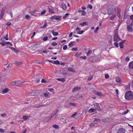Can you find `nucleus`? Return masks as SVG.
Instances as JSON below:
<instances>
[{
  "instance_id": "nucleus-1",
  "label": "nucleus",
  "mask_w": 133,
  "mask_h": 133,
  "mask_svg": "<svg viewBox=\"0 0 133 133\" xmlns=\"http://www.w3.org/2000/svg\"><path fill=\"white\" fill-rule=\"evenodd\" d=\"M125 97L127 99L131 100L133 99V94L131 91H128L126 93Z\"/></svg>"
},
{
  "instance_id": "nucleus-2",
  "label": "nucleus",
  "mask_w": 133,
  "mask_h": 133,
  "mask_svg": "<svg viewBox=\"0 0 133 133\" xmlns=\"http://www.w3.org/2000/svg\"><path fill=\"white\" fill-rule=\"evenodd\" d=\"M120 38L119 37L117 32H115L114 34V41L118 42L120 40Z\"/></svg>"
},
{
  "instance_id": "nucleus-3",
  "label": "nucleus",
  "mask_w": 133,
  "mask_h": 133,
  "mask_svg": "<svg viewBox=\"0 0 133 133\" xmlns=\"http://www.w3.org/2000/svg\"><path fill=\"white\" fill-rule=\"evenodd\" d=\"M61 18V16H52L50 18V19L52 20H54V19L57 20H59Z\"/></svg>"
},
{
  "instance_id": "nucleus-4",
  "label": "nucleus",
  "mask_w": 133,
  "mask_h": 133,
  "mask_svg": "<svg viewBox=\"0 0 133 133\" xmlns=\"http://www.w3.org/2000/svg\"><path fill=\"white\" fill-rule=\"evenodd\" d=\"M127 30L130 32H132L133 31V29L132 28V24H129L127 26Z\"/></svg>"
},
{
  "instance_id": "nucleus-5",
  "label": "nucleus",
  "mask_w": 133,
  "mask_h": 133,
  "mask_svg": "<svg viewBox=\"0 0 133 133\" xmlns=\"http://www.w3.org/2000/svg\"><path fill=\"white\" fill-rule=\"evenodd\" d=\"M114 13V10L112 7L108 8V14L109 15H111Z\"/></svg>"
},
{
  "instance_id": "nucleus-6",
  "label": "nucleus",
  "mask_w": 133,
  "mask_h": 133,
  "mask_svg": "<svg viewBox=\"0 0 133 133\" xmlns=\"http://www.w3.org/2000/svg\"><path fill=\"white\" fill-rule=\"evenodd\" d=\"M25 82V81L23 82H21L19 81H16V86H18L22 84Z\"/></svg>"
},
{
  "instance_id": "nucleus-7",
  "label": "nucleus",
  "mask_w": 133,
  "mask_h": 133,
  "mask_svg": "<svg viewBox=\"0 0 133 133\" xmlns=\"http://www.w3.org/2000/svg\"><path fill=\"white\" fill-rule=\"evenodd\" d=\"M1 42H0V44L1 45H2L3 46H4L6 44V42L5 41L4 39L1 38Z\"/></svg>"
},
{
  "instance_id": "nucleus-8",
  "label": "nucleus",
  "mask_w": 133,
  "mask_h": 133,
  "mask_svg": "<svg viewBox=\"0 0 133 133\" xmlns=\"http://www.w3.org/2000/svg\"><path fill=\"white\" fill-rule=\"evenodd\" d=\"M125 130L123 128L119 129L117 131V133H125Z\"/></svg>"
},
{
  "instance_id": "nucleus-9",
  "label": "nucleus",
  "mask_w": 133,
  "mask_h": 133,
  "mask_svg": "<svg viewBox=\"0 0 133 133\" xmlns=\"http://www.w3.org/2000/svg\"><path fill=\"white\" fill-rule=\"evenodd\" d=\"M117 15L118 16V17L119 18H120L121 17V15L120 14L121 12V9L119 8H117Z\"/></svg>"
},
{
  "instance_id": "nucleus-10",
  "label": "nucleus",
  "mask_w": 133,
  "mask_h": 133,
  "mask_svg": "<svg viewBox=\"0 0 133 133\" xmlns=\"http://www.w3.org/2000/svg\"><path fill=\"white\" fill-rule=\"evenodd\" d=\"M125 42V40H124L119 43V46L121 48H123V44Z\"/></svg>"
},
{
  "instance_id": "nucleus-11",
  "label": "nucleus",
  "mask_w": 133,
  "mask_h": 133,
  "mask_svg": "<svg viewBox=\"0 0 133 133\" xmlns=\"http://www.w3.org/2000/svg\"><path fill=\"white\" fill-rule=\"evenodd\" d=\"M80 89V87H76L74 88L72 91L73 92H75L79 90Z\"/></svg>"
},
{
  "instance_id": "nucleus-12",
  "label": "nucleus",
  "mask_w": 133,
  "mask_h": 133,
  "mask_svg": "<svg viewBox=\"0 0 133 133\" xmlns=\"http://www.w3.org/2000/svg\"><path fill=\"white\" fill-rule=\"evenodd\" d=\"M96 106V109H97L98 111H101V109L100 108L99 105L97 103H96L95 104H94Z\"/></svg>"
},
{
  "instance_id": "nucleus-13",
  "label": "nucleus",
  "mask_w": 133,
  "mask_h": 133,
  "mask_svg": "<svg viewBox=\"0 0 133 133\" xmlns=\"http://www.w3.org/2000/svg\"><path fill=\"white\" fill-rule=\"evenodd\" d=\"M82 94L78 93L74 97L75 98H79L82 97Z\"/></svg>"
},
{
  "instance_id": "nucleus-14",
  "label": "nucleus",
  "mask_w": 133,
  "mask_h": 133,
  "mask_svg": "<svg viewBox=\"0 0 133 133\" xmlns=\"http://www.w3.org/2000/svg\"><path fill=\"white\" fill-rule=\"evenodd\" d=\"M88 23L87 22L81 23L79 24V25L82 26H84L88 25Z\"/></svg>"
},
{
  "instance_id": "nucleus-15",
  "label": "nucleus",
  "mask_w": 133,
  "mask_h": 133,
  "mask_svg": "<svg viewBox=\"0 0 133 133\" xmlns=\"http://www.w3.org/2000/svg\"><path fill=\"white\" fill-rule=\"evenodd\" d=\"M78 12L80 13H81V15L82 16H84L86 14V12L84 10H79Z\"/></svg>"
},
{
  "instance_id": "nucleus-16",
  "label": "nucleus",
  "mask_w": 133,
  "mask_h": 133,
  "mask_svg": "<svg viewBox=\"0 0 133 133\" xmlns=\"http://www.w3.org/2000/svg\"><path fill=\"white\" fill-rule=\"evenodd\" d=\"M68 104L69 105L73 107H76L77 105V104L76 103H69Z\"/></svg>"
},
{
  "instance_id": "nucleus-17",
  "label": "nucleus",
  "mask_w": 133,
  "mask_h": 133,
  "mask_svg": "<svg viewBox=\"0 0 133 133\" xmlns=\"http://www.w3.org/2000/svg\"><path fill=\"white\" fill-rule=\"evenodd\" d=\"M57 80L59 81H61L62 82H64L65 81V79L64 78H57Z\"/></svg>"
},
{
  "instance_id": "nucleus-18",
  "label": "nucleus",
  "mask_w": 133,
  "mask_h": 133,
  "mask_svg": "<svg viewBox=\"0 0 133 133\" xmlns=\"http://www.w3.org/2000/svg\"><path fill=\"white\" fill-rule=\"evenodd\" d=\"M116 15L115 14H114L110 18V19L111 21L114 20V18L115 17Z\"/></svg>"
},
{
  "instance_id": "nucleus-19",
  "label": "nucleus",
  "mask_w": 133,
  "mask_h": 133,
  "mask_svg": "<svg viewBox=\"0 0 133 133\" xmlns=\"http://www.w3.org/2000/svg\"><path fill=\"white\" fill-rule=\"evenodd\" d=\"M61 6L63 10H66V5L64 4H61Z\"/></svg>"
},
{
  "instance_id": "nucleus-20",
  "label": "nucleus",
  "mask_w": 133,
  "mask_h": 133,
  "mask_svg": "<svg viewBox=\"0 0 133 133\" xmlns=\"http://www.w3.org/2000/svg\"><path fill=\"white\" fill-rule=\"evenodd\" d=\"M9 90L8 88H5L3 90L2 92L3 93H5L9 91Z\"/></svg>"
},
{
  "instance_id": "nucleus-21",
  "label": "nucleus",
  "mask_w": 133,
  "mask_h": 133,
  "mask_svg": "<svg viewBox=\"0 0 133 133\" xmlns=\"http://www.w3.org/2000/svg\"><path fill=\"white\" fill-rule=\"evenodd\" d=\"M116 81L118 83H120L121 81V79L119 77H117L116 78Z\"/></svg>"
},
{
  "instance_id": "nucleus-22",
  "label": "nucleus",
  "mask_w": 133,
  "mask_h": 133,
  "mask_svg": "<svg viewBox=\"0 0 133 133\" xmlns=\"http://www.w3.org/2000/svg\"><path fill=\"white\" fill-rule=\"evenodd\" d=\"M93 52L91 50H89L88 51L87 54V55L88 56H89L91 54H93Z\"/></svg>"
},
{
  "instance_id": "nucleus-23",
  "label": "nucleus",
  "mask_w": 133,
  "mask_h": 133,
  "mask_svg": "<svg viewBox=\"0 0 133 133\" xmlns=\"http://www.w3.org/2000/svg\"><path fill=\"white\" fill-rule=\"evenodd\" d=\"M51 32L52 34L54 36H56L58 35V32H55L54 31V30H52L51 31Z\"/></svg>"
},
{
  "instance_id": "nucleus-24",
  "label": "nucleus",
  "mask_w": 133,
  "mask_h": 133,
  "mask_svg": "<svg viewBox=\"0 0 133 133\" xmlns=\"http://www.w3.org/2000/svg\"><path fill=\"white\" fill-rule=\"evenodd\" d=\"M129 66L130 68H133V62H130L129 63Z\"/></svg>"
},
{
  "instance_id": "nucleus-25",
  "label": "nucleus",
  "mask_w": 133,
  "mask_h": 133,
  "mask_svg": "<svg viewBox=\"0 0 133 133\" xmlns=\"http://www.w3.org/2000/svg\"><path fill=\"white\" fill-rule=\"evenodd\" d=\"M96 95L99 96H103V95L102 94V92H100L98 91Z\"/></svg>"
},
{
  "instance_id": "nucleus-26",
  "label": "nucleus",
  "mask_w": 133,
  "mask_h": 133,
  "mask_svg": "<svg viewBox=\"0 0 133 133\" xmlns=\"http://www.w3.org/2000/svg\"><path fill=\"white\" fill-rule=\"evenodd\" d=\"M67 69L69 71L73 72H75L73 69L71 68H68Z\"/></svg>"
},
{
  "instance_id": "nucleus-27",
  "label": "nucleus",
  "mask_w": 133,
  "mask_h": 133,
  "mask_svg": "<svg viewBox=\"0 0 133 133\" xmlns=\"http://www.w3.org/2000/svg\"><path fill=\"white\" fill-rule=\"evenodd\" d=\"M15 64L17 66H19L21 65L22 63L21 62H15Z\"/></svg>"
},
{
  "instance_id": "nucleus-28",
  "label": "nucleus",
  "mask_w": 133,
  "mask_h": 133,
  "mask_svg": "<svg viewBox=\"0 0 133 133\" xmlns=\"http://www.w3.org/2000/svg\"><path fill=\"white\" fill-rule=\"evenodd\" d=\"M96 111V109H93V108H91L89 109V112H95Z\"/></svg>"
},
{
  "instance_id": "nucleus-29",
  "label": "nucleus",
  "mask_w": 133,
  "mask_h": 133,
  "mask_svg": "<svg viewBox=\"0 0 133 133\" xmlns=\"http://www.w3.org/2000/svg\"><path fill=\"white\" fill-rule=\"evenodd\" d=\"M4 15V12L2 11H1V13L0 15V19H2Z\"/></svg>"
},
{
  "instance_id": "nucleus-30",
  "label": "nucleus",
  "mask_w": 133,
  "mask_h": 133,
  "mask_svg": "<svg viewBox=\"0 0 133 133\" xmlns=\"http://www.w3.org/2000/svg\"><path fill=\"white\" fill-rule=\"evenodd\" d=\"M37 44H36L34 46H31V47H30L31 49L33 50H35L37 48V47H36V45H37Z\"/></svg>"
},
{
  "instance_id": "nucleus-31",
  "label": "nucleus",
  "mask_w": 133,
  "mask_h": 133,
  "mask_svg": "<svg viewBox=\"0 0 133 133\" xmlns=\"http://www.w3.org/2000/svg\"><path fill=\"white\" fill-rule=\"evenodd\" d=\"M36 91L35 90H34L30 94V96H34L35 95V94L36 93Z\"/></svg>"
},
{
  "instance_id": "nucleus-32",
  "label": "nucleus",
  "mask_w": 133,
  "mask_h": 133,
  "mask_svg": "<svg viewBox=\"0 0 133 133\" xmlns=\"http://www.w3.org/2000/svg\"><path fill=\"white\" fill-rule=\"evenodd\" d=\"M52 63L55 64H60L58 60L55 61L54 62Z\"/></svg>"
},
{
  "instance_id": "nucleus-33",
  "label": "nucleus",
  "mask_w": 133,
  "mask_h": 133,
  "mask_svg": "<svg viewBox=\"0 0 133 133\" xmlns=\"http://www.w3.org/2000/svg\"><path fill=\"white\" fill-rule=\"evenodd\" d=\"M52 127L56 129H58L59 128L58 126L56 124H54L52 125Z\"/></svg>"
},
{
  "instance_id": "nucleus-34",
  "label": "nucleus",
  "mask_w": 133,
  "mask_h": 133,
  "mask_svg": "<svg viewBox=\"0 0 133 133\" xmlns=\"http://www.w3.org/2000/svg\"><path fill=\"white\" fill-rule=\"evenodd\" d=\"M10 48L14 51L15 52H17V50L15 49L13 47H10Z\"/></svg>"
},
{
  "instance_id": "nucleus-35",
  "label": "nucleus",
  "mask_w": 133,
  "mask_h": 133,
  "mask_svg": "<svg viewBox=\"0 0 133 133\" xmlns=\"http://www.w3.org/2000/svg\"><path fill=\"white\" fill-rule=\"evenodd\" d=\"M49 12L51 14L54 13V12L53 10L52 9H49Z\"/></svg>"
},
{
  "instance_id": "nucleus-36",
  "label": "nucleus",
  "mask_w": 133,
  "mask_h": 133,
  "mask_svg": "<svg viewBox=\"0 0 133 133\" xmlns=\"http://www.w3.org/2000/svg\"><path fill=\"white\" fill-rule=\"evenodd\" d=\"M10 84L12 85L16 86V81H14L11 82Z\"/></svg>"
},
{
  "instance_id": "nucleus-37",
  "label": "nucleus",
  "mask_w": 133,
  "mask_h": 133,
  "mask_svg": "<svg viewBox=\"0 0 133 133\" xmlns=\"http://www.w3.org/2000/svg\"><path fill=\"white\" fill-rule=\"evenodd\" d=\"M94 122H98L100 121V120L97 118H94Z\"/></svg>"
},
{
  "instance_id": "nucleus-38",
  "label": "nucleus",
  "mask_w": 133,
  "mask_h": 133,
  "mask_svg": "<svg viewBox=\"0 0 133 133\" xmlns=\"http://www.w3.org/2000/svg\"><path fill=\"white\" fill-rule=\"evenodd\" d=\"M57 44L56 43L53 42L51 43V45L53 46H55L57 45Z\"/></svg>"
},
{
  "instance_id": "nucleus-39",
  "label": "nucleus",
  "mask_w": 133,
  "mask_h": 133,
  "mask_svg": "<svg viewBox=\"0 0 133 133\" xmlns=\"http://www.w3.org/2000/svg\"><path fill=\"white\" fill-rule=\"evenodd\" d=\"M36 11L34 10L33 11L31 12L30 14V15H33L35 14Z\"/></svg>"
},
{
  "instance_id": "nucleus-40",
  "label": "nucleus",
  "mask_w": 133,
  "mask_h": 133,
  "mask_svg": "<svg viewBox=\"0 0 133 133\" xmlns=\"http://www.w3.org/2000/svg\"><path fill=\"white\" fill-rule=\"evenodd\" d=\"M23 118L25 121L26 120L28 119V117L26 116H23Z\"/></svg>"
},
{
  "instance_id": "nucleus-41",
  "label": "nucleus",
  "mask_w": 133,
  "mask_h": 133,
  "mask_svg": "<svg viewBox=\"0 0 133 133\" xmlns=\"http://www.w3.org/2000/svg\"><path fill=\"white\" fill-rule=\"evenodd\" d=\"M25 18L27 19H29L30 18V16L29 15H26L25 16Z\"/></svg>"
},
{
  "instance_id": "nucleus-42",
  "label": "nucleus",
  "mask_w": 133,
  "mask_h": 133,
  "mask_svg": "<svg viewBox=\"0 0 133 133\" xmlns=\"http://www.w3.org/2000/svg\"><path fill=\"white\" fill-rule=\"evenodd\" d=\"M105 79H108L109 77V76L108 74H106L105 75Z\"/></svg>"
},
{
  "instance_id": "nucleus-43",
  "label": "nucleus",
  "mask_w": 133,
  "mask_h": 133,
  "mask_svg": "<svg viewBox=\"0 0 133 133\" xmlns=\"http://www.w3.org/2000/svg\"><path fill=\"white\" fill-rule=\"evenodd\" d=\"M74 44H73V42H70V43L68 45V46H69L70 47L72 46Z\"/></svg>"
},
{
  "instance_id": "nucleus-44",
  "label": "nucleus",
  "mask_w": 133,
  "mask_h": 133,
  "mask_svg": "<svg viewBox=\"0 0 133 133\" xmlns=\"http://www.w3.org/2000/svg\"><path fill=\"white\" fill-rule=\"evenodd\" d=\"M69 15V13H66V14H65V16H64L63 17V19H65V18H66V17L68 16Z\"/></svg>"
},
{
  "instance_id": "nucleus-45",
  "label": "nucleus",
  "mask_w": 133,
  "mask_h": 133,
  "mask_svg": "<svg viewBox=\"0 0 133 133\" xmlns=\"http://www.w3.org/2000/svg\"><path fill=\"white\" fill-rule=\"evenodd\" d=\"M90 125L91 127H94L95 126L94 123H90Z\"/></svg>"
},
{
  "instance_id": "nucleus-46",
  "label": "nucleus",
  "mask_w": 133,
  "mask_h": 133,
  "mask_svg": "<svg viewBox=\"0 0 133 133\" xmlns=\"http://www.w3.org/2000/svg\"><path fill=\"white\" fill-rule=\"evenodd\" d=\"M48 90L50 92H52L53 93H54V89L52 88H50L48 89Z\"/></svg>"
},
{
  "instance_id": "nucleus-47",
  "label": "nucleus",
  "mask_w": 133,
  "mask_h": 133,
  "mask_svg": "<svg viewBox=\"0 0 133 133\" xmlns=\"http://www.w3.org/2000/svg\"><path fill=\"white\" fill-rule=\"evenodd\" d=\"M77 50V48H72L71 50L73 51H76Z\"/></svg>"
},
{
  "instance_id": "nucleus-48",
  "label": "nucleus",
  "mask_w": 133,
  "mask_h": 133,
  "mask_svg": "<svg viewBox=\"0 0 133 133\" xmlns=\"http://www.w3.org/2000/svg\"><path fill=\"white\" fill-rule=\"evenodd\" d=\"M76 115H78V114L77 113H76L75 114H74L72 115L71 116V117H73V118H74V117Z\"/></svg>"
},
{
  "instance_id": "nucleus-49",
  "label": "nucleus",
  "mask_w": 133,
  "mask_h": 133,
  "mask_svg": "<svg viewBox=\"0 0 133 133\" xmlns=\"http://www.w3.org/2000/svg\"><path fill=\"white\" fill-rule=\"evenodd\" d=\"M40 78V77H37V83H39V82H40V80L39 79V78Z\"/></svg>"
},
{
  "instance_id": "nucleus-50",
  "label": "nucleus",
  "mask_w": 133,
  "mask_h": 133,
  "mask_svg": "<svg viewBox=\"0 0 133 133\" xmlns=\"http://www.w3.org/2000/svg\"><path fill=\"white\" fill-rule=\"evenodd\" d=\"M45 12V10H43L41 12V14L42 15H43L44 14Z\"/></svg>"
},
{
  "instance_id": "nucleus-51",
  "label": "nucleus",
  "mask_w": 133,
  "mask_h": 133,
  "mask_svg": "<svg viewBox=\"0 0 133 133\" xmlns=\"http://www.w3.org/2000/svg\"><path fill=\"white\" fill-rule=\"evenodd\" d=\"M67 48V46L66 45H65L63 47V49L64 50H65Z\"/></svg>"
},
{
  "instance_id": "nucleus-52",
  "label": "nucleus",
  "mask_w": 133,
  "mask_h": 133,
  "mask_svg": "<svg viewBox=\"0 0 133 133\" xmlns=\"http://www.w3.org/2000/svg\"><path fill=\"white\" fill-rule=\"evenodd\" d=\"M48 39V37L47 36H45L43 38V39L44 41H46Z\"/></svg>"
},
{
  "instance_id": "nucleus-53",
  "label": "nucleus",
  "mask_w": 133,
  "mask_h": 133,
  "mask_svg": "<svg viewBox=\"0 0 133 133\" xmlns=\"http://www.w3.org/2000/svg\"><path fill=\"white\" fill-rule=\"evenodd\" d=\"M98 92V91H95V90H93V91L92 92H93V93H94L95 95H96Z\"/></svg>"
},
{
  "instance_id": "nucleus-54",
  "label": "nucleus",
  "mask_w": 133,
  "mask_h": 133,
  "mask_svg": "<svg viewBox=\"0 0 133 133\" xmlns=\"http://www.w3.org/2000/svg\"><path fill=\"white\" fill-rule=\"evenodd\" d=\"M87 58V57L86 56H81L80 57V58L81 59L82 58L83 59H85Z\"/></svg>"
},
{
  "instance_id": "nucleus-55",
  "label": "nucleus",
  "mask_w": 133,
  "mask_h": 133,
  "mask_svg": "<svg viewBox=\"0 0 133 133\" xmlns=\"http://www.w3.org/2000/svg\"><path fill=\"white\" fill-rule=\"evenodd\" d=\"M6 44H9L11 46H12V44L11 43H10V42H6Z\"/></svg>"
},
{
  "instance_id": "nucleus-56",
  "label": "nucleus",
  "mask_w": 133,
  "mask_h": 133,
  "mask_svg": "<svg viewBox=\"0 0 133 133\" xmlns=\"http://www.w3.org/2000/svg\"><path fill=\"white\" fill-rule=\"evenodd\" d=\"M1 116L2 117H5L6 116V114L5 113H4L3 114H1Z\"/></svg>"
},
{
  "instance_id": "nucleus-57",
  "label": "nucleus",
  "mask_w": 133,
  "mask_h": 133,
  "mask_svg": "<svg viewBox=\"0 0 133 133\" xmlns=\"http://www.w3.org/2000/svg\"><path fill=\"white\" fill-rule=\"evenodd\" d=\"M84 31L83 30H82L81 31H78V34H81L83 32H84Z\"/></svg>"
},
{
  "instance_id": "nucleus-58",
  "label": "nucleus",
  "mask_w": 133,
  "mask_h": 133,
  "mask_svg": "<svg viewBox=\"0 0 133 133\" xmlns=\"http://www.w3.org/2000/svg\"><path fill=\"white\" fill-rule=\"evenodd\" d=\"M114 45L116 47H118V44L117 43L115 42L114 43Z\"/></svg>"
},
{
  "instance_id": "nucleus-59",
  "label": "nucleus",
  "mask_w": 133,
  "mask_h": 133,
  "mask_svg": "<svg viewBox=\"0 0 133 133\" xmlns=\"http://www.w3.org/2000/svg\"><path fill=\"white\" fill-rule=\"evenodd\" d=\"M6 8L5 7H4L3 8H2L1 11H2L3 12H4Z\"/></svg>"
},
{
  "instance_id": "nucleus-60",
  "label": "nucleus",
  "mask_w": 133,
  "mask_h": 133,
  "mask_svg": "<svg viewBox=\"0 0 133 133\" xmlns=\"http://www.w3.org/2000/svg\"><path fill=\"white\" fill-rule=\"evenodd\" d=\"M6 37H5L4 38L6 40H8L9 38L8 37H7L8 36V34H7L6 35Z\"/></svg>"
},
{
  "instance_id": "nucleus-61",
  "label": "nucleus",
  "mask_w": 133,
  "mask_h": 133,
  "mask_svg": "<svg viewBox=\"0 0 133 133\" xmlns=\"http://www.w3.org/2000/svg\"><path fill=\"white\" fill-rule=\"evenodd\" d=\"M0 132H1L4 133L5 132V131L3 129L0 128Z\"/></svg>"
},
{
  "instance_id": "nucleus-62",
  "label": "nucleus",
  "mask_w": 133,
  "mask_h": 133,
  "mask_svg": "<svg viewBox=\"0 0 133 133\" xmlns=\"http://www.w3.org/2000/svg\"><path fill=\"white\" fill-rule=\"evenodd\" d=\"M46 82V81L43 78L42 79L41 81V83H45Z\"/></svg>"
},
{
  "instance_id": "nucleus-63",
  "label": "nucleus",
  "mask_w": 133,
  "mask_h": 133,
  "mask_svg": "<svg viewBox=\"0 0 133 133\" xmlns=\"http://www.w3.org/2000/svg\"><path fill=\"white\" fill-rule=\"evenodd\" d=\"M92 78H93V77L92 76H91L89 77L88 78L87 80H91Z\"/></svg>"
},
{
  "instance_id": "nucleus-64",
  "label": "nucleus",
  "mask_w": 133,
  "mask_h": 133,
  "mask_svg": "<svg viewBox=\"0 0 133 133\" xmlns=\"http://www.w3.org/2000/svg\"><path fill=\"white\" fill-rule=\"evenodd\" d=\"M125 60L126 61L128 62L129 61V57H126Z\"/></svg>"
}]
</instances>
